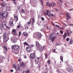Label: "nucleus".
<instances>
[{
  "label": "nucleus",
  "instance_id": "nucleus-13",
  "mask_svg": "<svg viewBox=\"0 0 73 73\" xmlns=\"http://www.w3.org/2000/svg\"><path fill=\"white\" fill-rule=\"evenodd\" d=\"M35 62H38L39 61V58L38 57H36V58L35 59Z\"/></svg>",
  "mask_w": 73,
  "mask_h": 73
},
{
  "label": "nucleus",
  "instance_id": "nucleus-38",
  "mask_svg": "<svg viewBox=\"0 0 73 73\" xmlns=\"http://www.w3.org/2000/svg\"><path fill=\"white\" fill-rule=\"evenodd\" d=\"M56 27H57V28H60V27H60V25H56Z\"/></svg>",
  "mask_w": 73,
  "mask_h": 73
},
{
  "label": "nucleus",
  "instance_id": "nucleus-56",
  "mask_svg": "<svg viewBox=\"0 0 73 73\" xmlns=\"http://www.w3.org/2000/svg\"><path fill=\"white\" fill-rule=\"evenodd\" d=\"M31 46V48H32L33 47V44H32Z\"/></svg>",
  "mask_w": 73,
  "mask_h": 73
},
{
  "label": "nucleus",
  "instance_id": "nucleus-16",
  "mask_svg": "<svg viewBox=\"0 0 73 73\" xmlns=\"http://www.w3.org/2000/svg\"><path fill=\"white\" fill-rule=\"evenodd\" d=\"M7 36L8 35H7V34L5 33L3 34V38H6V37H7Z\"/></svg>",
  "mask_w": 73,
  "mask_h": 73
},
{
  "label": "nucleus",
  "instance_id": "nucleus-47",
  "mask_svg": "<svg viewBox=\"0 0 73 73\" xmlns=\"http://www.w3.org/2000/svg\"><path fill=\"white\" fill-rule=\"evenodd\" d=\"M60 32L61 33V34H63V31H60Z\"/></svg>",
  "mask_w": 73,
  "mask_h": 73
},
{
  "label": "nucleus",
  "instance_id": "nucleus-62",
  "mask_svg": "<svg viewBox=\"0 0 73 73\" xmlns=\"http://www.w3.org/2000/svg\"><path fill=\"white\" fill-rule=\"evenodd\" d=\"M7 28H8V29H9V27L8 26H7Z\"/></svg>",
  "mask_w": 73,
  "mask_h": 73
},
{
  "label": "nucleus",
  "instance_id": "nucleus-3",
  "mask_svg": "<svg viewBox=\"0 0 73 73\" xmlns=\"http://www.w3.org/2000/svg\"><path fill=\"white\" fill-rule=\"evenodd\" d=\"M12 48L14 50H17L19 48V46L17 45H14L12 46Z\"/></svg>",
  "mask_w": 73,
  "mask_h": 73
},
{
  "label": "nucleus",
  "instance_id": "nucleus-49",
  "mask_svg": "<svg viewBox=\"0 0 73 73\" xmlns=\"http://www.w3.org/2000/svg\"><path fill=\"white\" fill-rule=\"evenodd\" d=\"M10 72H13V70L12 69L10 70Z\"/></svg>",
  "mask_w": 73,
  "mask_h": 73
},
{
  "label": "nucleus",
  "instance_id": "nucleus-57",
  "mask_svg": "<svg viewBox=\"0 0 73 73\" xmlns=\"http://www.w3.org/2000/svg\"><path fill=\"white\" fill-rule=\"evenodd\" d=\"M53 52H54V53H55L56 52V49H54V50Z\"/></svg>",
  "mask_w": 73,
  "mask_h": 73
},
{
  "label": "nucleus",
  "instance_id": "nucleus-40",
  "mask_svg": "<svg viewBox=\"0 0 73 73\" xmlns=\"http://www.w3.org/2000/svg\"><path fill=\"white\" fill-rule=\"evenodd\" d=\"M60 29H62V30H64L65 29V28L64 27H61L60 28Z\"/></svg>",
  "mask_w": 73,
  "mask_h": 73
},
{
  "label": "nucleus",
  "instance_id": "nucleus-50",
  "mask_svg": "<svg viewBox=\"0 0 73 73\" xmlns=\"http://www.w3.org/2000/svg\"><path fill=\"white\" fill-rule=\"evenodd\" d=\"M34 4H37V1H35L34 2Z\"/></svg>",
  "mask_w": 73,
  "mask_h": 73
},
{
  "label": "nucleus",
  "instance_id": "nucleus-31",
  "mask_svg": "<svg viewBox=\"0 0 73 73\" xmlns=\"http://www.w3.org/2000/svg\"><path fill=\"white\" fill-rule=\"evenodd\" d=\"M24 45H28V46L29 45L26 42L24 43Z\"/></svg>",
  "mask_w": 73,
  "mask_h": 73
},
{
  "label": "nucleus",
  "instance_id": "nucleus-25",
  "mask_svg": "<svg viewBox=\"0 0 73 73\" xmlns=\"http://www.w3.org/2000/svg\"><path fill=\"white\" fill-rule=\"evenodd\" d=\"M23 35H24V36H28V33H27V32H24L23 33Z\"/></svg>",
  "mask_w": 73,
  "mask_h": 73
},
{
  "label": "nucleus",
  "instance_id": "nucleus-23",
  "mask_svg": "<svg viewBox=\"0 0 73 73\" xmlns=\"http://www.w3.org/2000/svg\"><path fill=\"white\" fill-rule=\"evenodd\" d=\"M23 73H29V70L27 71H24L23 72Z\"/></svg>",
  "mask_w": 73,
  "mask_h": 73
},
{
  "label": "nucleus",
  "instance_id": "nucleus-22",
  "mask_svg": "<svg viewBox=\"0 0 73 73\" xmlns=\"http://www.w3.org/2000/svg\"><path fill=\"white\" fill-rule=\"evenodd\" d=\"M3 48H4V49H5L6 51H7V46H3Z\"/></svg>",
  "mask_w": 73,
  "mask_h": 73
},
{
  "label": "nucleus",
  "instance_id": "nucleus-41",
  "mask_svg": "<svg viewBox=\"0 0 73 73\" xmlns=\"http://www.w3.org/2000/svg\"><path fill=\"white\" fill-rule=\"evenodd\" d=\"M1 28L2 29H5V27H4V26H3V27H1Z\"/></svg>",
  "mask_w": 73,
  "mask_h": 73
},
{
  "label": "nucleus",
  "instance_id": "nucleus-45",
  "mask_svg": "<svg viewBox=\"0 0 73 73\" xmlns=\"http://www.w3.org/2000/svg\"><path fill=\"white\" fill-rule=\"evenodd\" d=\"M25 29H28V27H26L25 28Z\"/></svg>",
  "mask_w": 73,
  "mask_h": 73
},
{
  "label": "nucleus",
  "instance_id": "nucleus-14",
  "mask_svg": "<svg viewBox=\"0 0 73 73\" xmlns=\"http://www.w3.org/2000/svg\"><path fill=\"white\" fill-rule=\"evenodd\" d=\"M47 15L50 17V11L49 10H47Z\"/></svg>",
  "mask_w": 73,
  "mask_h": 73
},
{
  "label": "nucleus",
  "instance_id": "nucleus-44",
  "mask_svg": "<svg viewBox=\"0 0 73 73\" xmlns=\"http://www.w3.org/2000/svg\"><path fill=\"white\" fill-rule=\"evenodd\" d=\"M67 17H69V18H70L71 17L69 15H67Z\"/></svg>",
  "mask_w": 73,
  "mask_h": 73
},
{
  "label": "nucleus",
  "instance_id": "nucleus-46",
  "mask_svg": "<svg viewBox=\"0 0 73 73\" xmlns=\"http://www.w3.org/2000/svg\"><path fill=\"white\" fill-rule=\"evenodd\" d=\"M47 62L49 64H50V60H48L47 61Z\"/></svg>",
  "mask_w": 73,
  "mask_h": 73
},
{
  "label": "nucleus",
  "instance_id": "nucleus-20",
  "mask_svg": "<svg viewBox=\"0 0 73 73\" xmlns=\"http://www.w3.org/2000/svg\"><path fill=\"white\" fill-rule=\"evenodd\" d=\"M46 5L48 6V7H51L50 3H49L48 2V3H46Z\"/></svg>",
  "mask_w": 73,
  "mask_h": 73
},
{
  "label": "nucleus",
  "instance_id": "nucleus-36",
  "mask_svg": "<svg viewBox=\"0 0 73 73\" xmlns=\"http://www.w3.org/2000/svg\"><path fill=\"white\" fill-rule=\"evenodd\" d=\"M66 40L67 41H69V38H67L66 39Z\"/></svg>",
  "mask_w": 73,
  "mask_h": 73
},
{
  "label": "nucleus",
  "instance_id": "nucleus-64",
  "mask_svg": "<svg viewBox=\"0 0 73 73\" xmlns=\"http://www.w3.org/2000/svg\"><path fill=\"white\" fill-rule=\"evenodd\" d=\"M1 60L0 59V63H1Z\"/></svg>",
  "mask_w": 73,
  "mask_h": 73
},
{
  "label": "nucleus",
  "instance_id": "nucleus-1",
  "mask_svg": "<svg viewBox=\"0 0 73 73\" xmlns=\"http://www.w3.org/2000/svg\"><path fill=\"white\" fill-rule=\"evenodd\" d=\"M7 12L6 11H3L0 12V17L1 19H3L4 17L6 18L8 16Z\"/></svg>",
  "mask_w": 73,
  "mask_h": 73
},
{
  "label": "nucleus",
  "instance_id": "nucleus-54",
  "mask_svg": "<svg viewBox=\"0 0 73 73\" xmlns=\"http://www.w3.org/2000/svg\"><path fill=\"white\" fill-rule=\"evenodd\" d=\"M69 13H66V15H67H67H69Z\"/></svg>",
  "mask_w": 73,
  "mask_h": 73
},
{
  "label": "nucleus",
  "instance_id": "nucleus-34",
  "mask_svg": "<svg viewBox=\"0 0 73 73\" xmlns=\"http://www.w3.org/2000/svg\"><path fill=\"white\" fill-rule=\"evenodd\" d=\"M60 59L62 61V62H63V57L62 56H60Z\"/></svg>",
  "mask_w": 73,
  "mask_h": 73
},
{
  "label": "nucleus",
  "instance_id": "nucleus-28",
  "mask_svg": "<svg viewBox=\"0 0 73 73\" xmlns=\"http://www.w3.org/2000/svg\"><path fill=\"white\" fill-rule=\"evenodd\" d=\"M6 24H7L6 21H4L3 23V25H5V26H6Z\"/></svg>",
  "mask_w": 73,
  "mask_h": 73
},
{
  "label": "nucleus",
  "instance_id": "nucleus-55",
  "mask_svg": "<svg viewBox=\"0 0 73 73\" xmlns=\"http://www.w3.org/2000/svg\"><path fill=\"white\" fill-rule=\"evenodd\" d=\"M45 58H47V55H46V54H45Z\"/></svg>",
  "mask_w": 73,
  "mask_h": 73
},
{
  "label": "nucleus",
  "instance_id": "nucleus-12",
  "mask_svg": "<svg viewBox=\"0 0 73 73\" xmlns=\"http://www.w3.org/2000/svg\"><path fill=\"white\" fill-rule=\"evenodd\" d=\"M21 68H25V64L23 62H22L21 64Z\"/></svg>",
  "mask_w": 73,
  "mask_h": 73
},
{
  "label": "nucleus",
  "instance_id": "nucleus-43",
  "mask_svg": "<svg viewBox=\"0 0 73 73\" xmlns=\"http://www.w3.org/2000/svg\"><path fill=\"white\" fill-rule=\"evenodd\" d=\"M42 20L44 21V18L43 17H42L41 18Z\"/></svg>",
  "mask_w": 73,
  "mask_h": 73
},
{
  "label": "nucleus",
  "instance_id": "nucleus-48",
  "mask_svg": "<svg viewBox=\"0 0 73 73\" xmlns=\"http://www.w3.org/2000/svg\"><path fill=\"white\" fill-rule=\"evenodd\" d=\"M1 33H2V30H1V29H0V34H1Z\"/></svg>",
  "mask_w": 73,
  "mask_h": 73
},
{
  "label": "nucleus",
  "instance_id": "nucleus-2",
  "mask_svg": "<svg viewBox=\"0 0 73 73\" xmlns=\"http://www.w3.org/2000/svg\"><path fill=\"white\" fill-rule=\"evenodd\" d=\"M55 38V36L54 34H52L50 36V39L51 40L52 42L54 41Z\"/></svg>",
  "mask_w": 73,
  "mask_h": 73
},
{
  "label": "nucleus",
  "instance_id": "nucleus-53",
  "mask_svg": "<svg viewBox=\"0 0 73 73\" xmlns=\"http://www.w3.org/2000/svg\"><path fill=\"white\" fill-rule=\"evenodd\" d=\"M17 28H20V25H18L17 27Z\"/></svg>",
  "mask_w": 73,
  "mask_h": 73
},
{
  "label": "nucleus",
  "instance_id": "nucleus-11",
  "mask_svg": "<svg viewBox=\"0 0 73 73\" xmlns=\"http://www.w3.org/2000/svg\"><path fill=\"white\" fill-rule=\"evenodd\" d=\"M26 51H29V50H31V47H30V46H29V45L26 48Z\"/></svg>",
  "mask_w": 73,
  "mask_h": 73
},
{
  "label": "nucleus",
  "instance_id": "nucleus-5",
  "mask_svg": "<svg viewBox=\"0 0 73 73\" xmlns=\"http://www.w3.org/2000/svg\"><path fill=\"white\" fill-rule=\"evenodd\" d=\"M13 19H11L10 20L9 22V24L11 27H13L14 25V24L13 23Z\"/></svg>",
  "mask_w": 73,
  "mask_h": 73
},
{
  "label": "nucleus",
  "instance_id": "nucleus-17",
  "mask_svg": "<svg viewBox=\"0 0 73 73\" xmlns=\"http://www.w3.org/2000/svg\"><path fill=\"white\" fill-rule=\"evenodd\" d=\"M36 47H38L39 46H40V44H39V43L38 42L36 41Z\"/></svg>",
  "mask_w": 73,
  "mask_h": 73
},
{
  "label": "nucleus",
  "instance_id": "nucleus-6",
  "mask_svg": "<svg viewBox=\"0 0 73 73\" xmlns=\"http://www.w3.org/2000/svg\"><path fill=\"white\" fill-rule=\"evenodd\" d=\"M68 71L69 72H72L73 71V68L72 67H69L68 68Z\"/></svg>",
  "mask_w": 73,
  "mask_h": 73
},
{
  "label": "nucleus",
  "instance_id": "nucleus-32",
  "mask_svg": "<svg viewBox=\"0 0 73 73\" xmlns=\"http://www.w3.org/2000/svg\"><path fill=\"white\" fill-rule=\"evenodd\" d=\"M21 11L22 13H25V11L24 10H23V9H21Z\"/></svg>",
  "mask_w": 73,
  "mask_h": 73
},
{
  "label": "nucleus",
  "instance_id": "nucleus-24",
  "mask_svg": "<svg viewBox=\"0 0 73 73\" xmlns=\"http://www.w3.org/2000/svg\"><path fill=\"white\" fill-rule=\"evenodd\" d=\"M14 20H15V21H17L18 20V17H15L14 18Z\"/></svg>",
  "mask_w": 73,
  "mask_h": 73
},
{
  "label": "nucleus",
  "instance_id": "nucleus-33",
  "mask_svg": "<svg viewBox=\"0 0 73 73\" xmlns=\"http://www.w3.org/2000/svg\"><path fill=\"white\" fill-rule=\"evenodd\" d=\"M70 44H73V40H70Z\"/></svg>",
  "mask_w": 73,
  "mask_h": 73
},
{
  "label": "nucleus",
  "instance_id": "nucleus-52",
  "mask_svg": "<svg viewBox=\"0 0 73 73\" xmlns=\"http://www.w3.org/2000/svg\"><path fill=\"white\" fill-rule=\"evenodd\" d=\"M31 24H32V25H31L32 26V27H33V26L34 25V24H33V23H31Z\"/></svg>",
  "mask_w": 73,
  "mask_h": 73
},
{
  "label": "nucleus",
  "instance_id": "nucleus-15",
  "mask_svg": "<svg viewBox=\"0 0 73 73\" xmlns=\"http://www.w3.org/2000/svg\"><path fill=\"white\" fill-rule=\"evenodd\" d=\"M12 32L14 35H16L17 34L16 33V30L15 29H13V30L12 31Z\"/></svg>",
  "mask_w": 73,
  "mask_h": 73
},
{
  "label": "nucleus",
  "instance_id": "nucleus-60",
  "mask_svg": "<svg viewBox=\"0 0 73 73\" xmlns=\"http://www.w3.org/2000/svg\"><path fill=\"white\" fill-rule=\"evenodd\" d=\"M60 1L61 3H63V1H62V0H60Z\"/></svg>",
  "mask_w": 73,
  "mask_h": 73
},
{
  "label": "nucleus",
  "instance_id": "nucleus-51",
  "mask_svg": "<svg viewBox=\"0 0 73 73\" xmlns=\"http://www.w3.org/2000/svg\"><path fill=\"white\" fill-rule=\"evenodd\" d=\"M17 3L16 2H13L14 4L15 5H16V4Z\"/></svg>",
  "mask_w": 73,
  "mask_h": 73
},
{
  "label": "nucleus",
  "instance_id": "nucleus-7",
  "mask_svg": "<svg viewBox=\"0 0 73 73\" xmlns=\"http://www.w3.org/2000/svg\"><path fill=\"white\" fill-rule=\"evenodd\" d=\"M36 36L38 37L39 38H41V35L40 33H38L36 34Z\"/></svg>",
  "mask_w": 73,
  "mask_h": 73
},
{
  "label": "nucleus",
  "instance_id": "nucleus-19",
  "mask_svg": "<svg viewBox=\"0 0 73 73\" xmlns=\"http://www.w3.org/2000/svg\"><path fill=\"white\" fill-rule=\"evenodd\" d=\"M1 6H2V7H5L6 6V4L4 3H1Z\"/></svg>",
  "mask_w": 73,
  "mask_h": 73
},
{
  "label": "nucleus",
  "instance_id": "nucleus-29",
  "mask_svg": "<svg viewBox=\"0 0 73 73\" xmlns=\"http://www.w3.org/2000/svg\"><path fill=\"white\" fill-rule=\"evenodd\" d=\"M0 57H1V59H2V60L5 59V57L3 56H0Z\"/></svg>",
  "mask_w": 73,
  "mask_h": 73
},
{
  "label": "nucleus",
  "instance_id": "nucleus-59",
  "mask_svg": "<svg viewBox=\"0 0 73 73\" xmlns=\"http://www.w3.org/2000/svg\"><path fill=\"white\" fill-rule=\"evenodd\" d=\"M51 17H53V14H51Z\"/></svg>",
  "mask_w": 73,
  "mask_h": 73
},
{
  "label": "nucleus",
  "instance_id": "nucleus-10",
  "mask_svg": "<svg viewBox=\"0 0 73 73\" xmlns=\"http://www.w3.org/2000/svg\"><path fill=\"white\" fill-rule=\"evenodd\" d=\"M11 40L12 42L14 43L16 41L17 39L15 38H13L11 39Z\"/></svg>",
  "mask_w": 73,
  "mask_h": 73
},
{
  "label": "nucleus",
  "instance_id": "nucleus-18",
  "mask_svg": "<svg viewBox=\"0 0 73 73\" xmlns=\"http://www.w3.org/2000/svg\"><path fill=\"white\" fill-rule=\"evenodd\" d=\"M31 22H28L26 24V25L27 27H29V25L31 24Z\"/></svg>",
  "mask_w": 73,
  "mask_h": 73
},
{
  "label": "nucleus",
  "instance_id": "nucleus-8",
  "mask_svg": "<svg viewBox=\"0 0 73 73\" xmlns=\"http://www.w3.org/2000/svg\"><path fill=\"white\" fill-rule=\"evenodd\" d=\"M38 49H40V50L41 52H42L44 49V48H42V47L40 45L38 46Z\"/></svg>",
  "mask_w": 73,
  "mask_h": 73
},
{
  "label": "nucleus",
  "instance_id": "nucleus-27",
  "mask_svg": "<svg viewBox=\"0 0 73 73\" xmlns=\"http://www.w3.org/2000/svg\"><path fill=\"white\" fill-rule=\"evenodd\" d=\"M4 41H5L6 42H7L9 40V38H7L6 37L5 38H4Z\"/></svg>",
  "mask_w": 73,
  "mask_h": 73
},
{
  "label": "nucleus",
  "instance_id": "nucleus-35",
  "mask_svg": "<svg viewBox=\"0 0 73 73\" xmlns=\"http://www.w3.org/2000/svg\"><path fill=\"white\" fill-rule=\"evenodd\" d=\"M68 26H70V27H72V26H73V25L72 24H68Z\"/></svg>",
  "mask_w": 73,
  "mask_h": 73
},
{
  "label": "nucleus",
  "instance_id": "nucleus-9",
  "mask_svg": "<svg viewBox=\"0 0 73 73\" xmlns=\"http://www.w3.org/2000/svg\"><path fill=\"white\" fill-rule=\"evenodd\" d=\"M30 57L31 58H34L35 57V54L34 53H31L30 54Z\"/></svg>",
  "mask_w": 73,
  "mask_h": 73
},
{
  "label": "nucleus",
  "instance_id": "nucleus-4",
  "mask_svg": "<svg viewBox=\"0 0 73 73\" xmlns=\"http://www.w3.org/2000/svg\"><path fill=\"white\" fill-rule=\"evenodd\" d=\"M13 66L15 69H16V70L17 71V72H19L20 71V66H18V67H17L15 65H13Z\"/></svg>",
  "mask_w": 73,
  "mask_h": 73
},
{
  "label": "nucleus",
  "instance_id": "nucleus-63",
  "mask_svg": "<svg viewBox=\"0 0 73 73\" xmlns=\"http://www.w3.org/2000/svg\"><path fill=\"white\" fill-rule=\"evenodd\" d=\"M52 24H53V25L54 26V27H55V25L53 23H52Z\"/></svg>",
  "mask_w": 73,
  "mask_h": 73
},
{
  "label": "nucleus",
  "instance_id": "nucleus-39",
  "mask_svg": "<svg viewBox=\"0 0 73 73\" xmlns=\"http://www.w3.org/2000/svg\"><path fill=\"white\" fill-rule=\"evenodd\" d=\"M66 33H67L68 35V36H69V32H68V31H66Z\"/></svg>",
  "mask_w": 73,
  "mask_h": 73
},
{
  "label": "nucleus",
  "instance_id": "nucleus-21",
  "mask_svg": "<svg viewBox=\"0 0 73 73\" xmlns=\"http://www.w3.org/2000/svg\"><path fill=\"white\" fill-rule=\"evenodd\" d=\"M51 6L52 7H54L56 6V3H54V2H53L52 4H51Z\"/></svg>",
  "mask_w": 73,
  "mask_h": 73
},
{
  "label": "nucleus",
  "instance_id": "nucleus-61",
  "mask_svg": "<svg viewBox=\"0 0 73 73\" xmlns=\"http://www.w3.org/2000/svg\"><path fill=\"white\" fill-rule=\"evenodd\" d=\"M24 58H27V57L26 56H24Z\"/></svg>",
  "mask_w": 73,
  "mask_h": 73
},
{
  "label": "nucleus",
  "instance_id": "nucleus-37",
  "mask_svg": "<svg viewBox=\"0 0 73 73\" xmlns=\"http://www.w3.org/2000/svg\"><path fill=\"white\" fill-rule=\"evenodd\" d=\"M21 31H19V36H21Z\"/></svg>",
  "mask_w": 73,
  "mask_h": 73
},
{
  "label": "nucleus",
  "instance_id": "nucleus-30",
  "mask_svg": "<svg viewBox=\"0 0 73 73\" xmlns=\"http://www.w3.org/2000/svg\"><path fill=\"white\" fill-rule=\"evenodd\" d=\"M10 9L9 7H8V6H7L6 8V10L7 11H9Z\"/></svg>",
  "mask_w": 73,
  "mask_h": 73
},
{
  "label": "nucleus",
  "instance_id": "nucleus-26",
  "mask_svg": "<svg viewBox=\"0 0 73 73\" xmlns=\"http://www.w3.org/2000/svg\"><path fill=\"white\" fill-rule=\"evenodd\" d=\"M66 33H65L63 35V39H65V38H66Z\"/></svg>",
  "mask_w": 73,
  "mask_h": 73
},
{
  "label": "nucleus",
  "instance_id": "nucleus-42",
  "mask_svg": "<svg viewBox=\"0 0 73 73\" xmlns=\"http://www.w3.org/2000/svg\"><path fill=\"white\" fill-rule=\"evenodd\" d=\"M18 61L19 62L21 61V58H20L18 60Z\"/></svg>",
  "mask_w": 73,
  "mask_h": 73
},
{
  "label": "nucleus",
  "instance_id": "nucleus-58",
  "mask_svg": "<svg viewBox=\"0 0 73 73\" xmlns=\"http://www.w3.org/2000/svg\"><path fill=\"white\" fill-rule=\"evenodd\" d=\"M58 5H59V4H60V1H58Z\"/></svg>",
  "mask_w": 73,
  "mask_h": 73
}]
</instances>
